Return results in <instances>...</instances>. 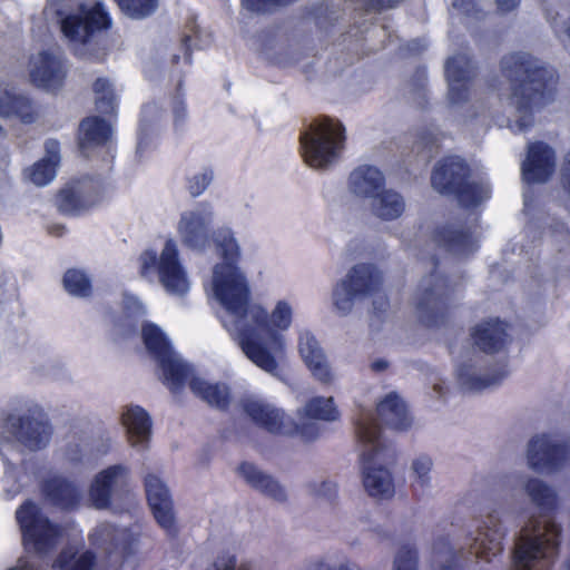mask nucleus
Listing matches in <instances>:
<instances>
[{"mask_svg": "<svg viewBox=\"0 0 570 570\" xmlns=\"http://www.w3.org/2000/svg\"><path fill=\"white\" fill-rule=\"evenodd\" d=\"M381 282V275L373 266L356 265L347 278L335 288L336 307L344 313L348 312L354 299L376 293Z\"/></svg>", "mask_w": 570, "mask_h": 570, "instance_id": "nucleus-14", "label": "nucleus"}, {"mask_svg": "<svg viewBox=\"0 0 570 570\" xmlns=\"http://www.w3.org/2000/svg\"><path fill=\"white\" fill-rule=\"evenodd\" d=\"M549 230L557 247L556 261L560 266L570 268V232L560 223Z\"/></svg>", "mask_w": 570, "mask_h": 570, "instance_id": "nucleus-44", "label": "nucleus"}, {"mask_svg": "<svg viewBox=\"0 0 570 570\" xmlns=\"http://www.w3.org/2000/svg\"><path fill=\"white\" fill-rule=\"evenodd\" d=\"M238 472L252 488L259 490L276 501L283 502L286 500L284 488L271 475L258 471L253 463H240Z\"/></svg>", "mask_w": 570, "mask_h": 570, "instance_id": "nucleus-31", "label": "nucleus"}, {"mask_svg": "<svg viewBox=\"0 0 570 570\" xmlns=\"http://www.w3.org/2000/svg\"><path fill=\"white\" fill-rule=\"evenodd\" d=\"M561 528L552 519L532 518L522 528L513 549L517 570H551L559 554Z\"/></svg>", "mask_w": 570, "mask_h": 570, "instance_id": "nucleus-5", "label": "nucleus"}, {"mask_svg": "<svg viewBox=\"0 0 570 570\" xmlns=\"http://www.w3.org/2000/svg\"><path fill=\"white\" fill-rule=\"evenodd\" d=\"M425 48L426 42L424 40H413L412 42L409 43V50L414 53L420 52Z\"/></svg>", "mask_w": 570, "mask_h": 570, "instance_id": "nucleus-63", "label": "nucleus"}, {"mask_svg": "<svg viewBox=\"0 0 570 570\" xmlns=\"http://www.w3.org/2000/svg\"><path fill=\"white\" fill-rule=\"evenodd\" d=\"M401 0H358V8L366 12H377L396 6Z\"/></svg>", "mask_w": 570, "mask_h": 570, "instance_id": "nucleus-53", "label": "nucleus"}, {"mask_svg": "<svg viewBox=\"0 0 570 570\" xmlns=\"http://www.w3.org/2000/svg\"><path fill=\"white\" fill-rule=\"evenodd\" d=\"M325 567V570H360L358 566L353 562H342V563H331L326 562L323 563V568Z\"/></svg>", "mask_w": 570, "mask_h": 570, "instance_id": "nucleus-61", "label": "nucleus"}, {"mask_svg": "<svg viewBox=\"0 0 570 570\" xmlns=\"http://www.w3.org/2000/svg\"><path fill=\"white\" fill-rule=\"evenodd\" d=\"M417 560L415 547L402 546L395 554L392 570H417Z\"/></svg>", "mask_w": 570, "mask_h": 570, "instance_id": "nucleus-48", "label": "nucleus"}, {"mask_svg": "<svg viewBox=\"0 0 570 570\" xmlns=\"http://www.w3.org/2000/svg\"><path fill=\"white\" fill-rule=\"evenodd\" d=\"M8 424L11 434L19 443L31 451L46 448L52 435V426L42 416L31 414L9 416Z\"/></svg>", "mask_w": 570, "mask_h": 570, "instance_id": "nucleus-18", "label": "nucleus"}, {"mask_svg": "<svg viewBox=\"0 0 570 570\" xmlns=\"http://www.w3.org/2000/svg\"><path fill=\"white\" fill-rule=\"evenodd\" d=\"M158 364L163 371L164 381L173 393L181 391L194 376L191 367L175 358L173 353L158 361Z\"/></svg>", "mask_w": 570, "mask_h": 570, "instance_id": "nucleus-36", "label": "nucleus"}, {"mask_svg": "<svg viewBox=\"0 0 570 570\" xmlns=\"http://www.w3.org/2000/svg\"><path fill=\"white\" fill-rule=\"evenodd\" d=\"M191 392L208 405L219 410H227L230 403L229 389L225 384L208 383L207 381L193 376L189 381Z\"/></svg>", "mask_w": 570, "mask_h": 570, "instance_id": "nucleus-33", "label": "nucleus"}, {"mask_svg": "<svg viewBox=\"0 0 570 570\" xmlns=\"http://www.w3.org/2000/svg\"><path fill=\"white\" fill-rule=\"evenodd\" d=\"M434 242L444 250L458 257H465L478 248L475 229L459 224H450L436 229Z\"/></svg>", "mask_w": 570, "mask_h": 570, "instance_id": "nucleus-23", "label": "nucleus"}, {"mask_svg": "<svg viewBox=\"0 0 570 570\" xmlns=\"http://www.w3.org/2000/svg\"><path fill=\"white\" fill-rule=\"evenodd\" d=\"M472 338L481 351L499 352L508 342L507 325L499 320L484 321L474 327Z\"/></svg>", "mask_w": 570, "mask_h": 570, "instance_id": "nucleus-30", "label": "nucleus"}, {"mask_svg": "<svg viewBox=\"0 0 570 570\" xmlns=\"http://www.w3.org/2000/svg\"><path fill=\"white\" fill-rule=\"evenodd\" d=\"M66 292L76 297L87 298L92 294V283L89 275L79 268H69L62 278Z\"/></svg>", "mask_w": 570, "mask_h": 570, "instance_id": "nucleus-40", "label": "nucleus"}, {"mask_svg": "<svg viewBox=\"0 0 570 570\" xmlns=\"http://www.w3.org/2000/svg\"><path fill=\"white\" fill-rule=\"evenodd\" d=\"M547 20L550 23L556 37H558L560 40L567 37L570 40V22L563 20L560 12L548 9Z\"/></svg>", "mask_w": 570, "mask_h": 570, "instance_id": "nucleus-50", "label": "nucleus"}, {"mask_svg": "<svg viewBox=\"0 0 570 570\" xmlns=\"http://www.w3.org/2000/svg\"><path fill=\"white\" fill-rule=\"evenodd\" d=\"M376 412L380 420L390 429L405 431L412 425L407 406L396 393H389L377 404Z\"/></svg>", "mask_w": 570, "mask_h": 570, "instance_id": "nucleus-29", "label": "nucleus"}, {"mask_svg": "<svg viewBox=\"0 0 570 570\" xmlns=\"http://www.w3.org/2000/svg\"><path fill=\"white\" fill-rule=\"evenodd\" d=\"M355 434L365 492L376 500L393 498L395 487L392 473L381 464L393 461V451L382 440L381 431L370 411H362L355 424Z\"/></svg>", "mask_w": 570, "mask_h": 570, "instance_id": "nucleus-4", "label": "nucleus"}, {"mask_svg": "<svg viewBox=\"0 0 570 570\" xmlns=\"http://www.w3.org/2000/svg\"><path fill=\"white\" fill-rule=\"evenodd\" d=\"M157 273L159 282L171 294H185L188 279L179 259L176 242L168 238L160 255L154 249H146L139 256V275L149 279Z\"/></svg>", "mask_w": 570, "mask_h": 570, "instance_id": "nucleus-8", "label": "nucleus"}, {"mask_svg": "<svg viewBox=\"0 0 570 570\" xmlns=\"http://www.w3.org/2000/svg\"><path fill=\"white\" fill-rule=\"evenodd\" d=\"M562 183L566 190L570 194V150L564 156L562 166Z\"/></svg>", "mask_w": 570, "mask_h": 570, "instance_id": "nucleus-58", "label": "nucleus"}, {"mask_svg": "<svg viewBox=\"0 0 570 570\" xmlns=\"http://www.w3.org/2000/svg\"><path fill=\"white\" fill-rule=\"evenodd\" d=\"M126 473L125 466L115 464L95 476L89 488V497L95 508L101 510L110 507L112 489L121 479H125Z\"/></svg>", "mask_w": 570, "mask_h": 570, "instance_id": "nucleus-26", "label": "nucleus"}, {"mask_svg": "<svg viewBox=\"0 0 570 570\" xmlns=\"http://www.w3.org/2000/svg\"><path fill=\"white\" fill-rule=\"evenodd\" d=\"M210 224L212 217L209 213L187 212L181 214L178 223V233L180 235L181 243L190 249L204 250L209 246L210 240H213L223 258L222 264H226L227 259L223 255V248L218 240L219 235L220 233L227 232L232 235V238L235 242L236 239L229 228H219L212 233Z\"/></svg>", "mask_w": 570, "mask_h": 570, "instance_id": "nucleus-13", "label": "nucleus"}, {"mask_svg": "<svg viewBox=\"0 0 570 570\" xmlns=\"http://www.w3.org/2000/svg\"><path fill=\"white\" fill-rule=\"evenodd\" d=\"M112 127L100 116L83 118L77 131V145L80 153L87 156L88 151L105 147L111 139Z\"/></svg>", "mask_w": 570, "mask_h": 570, "instance_id": "nucleus-24", "label": "nucleus"}, {"mask_svg": "<svg viewBox=\"0 0 570 570\" xmlns=\"http://www.w3.org/2000/svg\"><path fill=\"white\" fill-rule=\"evenodd\" d=\"M450 285L438 274H431L421 281L415 296L419 318L428 326L436 325L443 317L450 297Z\"/></svg>", "mask_w": 570, "mask_h": 570, "instance_id": "nucleus-12", "label": "nucleus"}, {"mask_svg": "<svg viewBox=\"0 0 570 570\" xmlns=\"http://www.w3.org/2000/svg\"><path fill=\"white\" fill-rule=\"evenodd\" d=\"M141 336L147 351L157 362L173 353L169 341L156 324L145 323L142 325Z\"/></svg>", "mask_w": 570, "mask_h": 570, "instance_id": "nucleus-38", "label": "nucleus"}, {"mask_svg": "<svg viewBox=\"0 0 570 570\" xmlns=\"http://www.w3.org/2000/svg\"><path fill=\"white\" fill-rule=\"evenodd\" d=\"M214 178L212 169H206L202 174H196L187 179V190L191 197H198L209 186Z\"/></svg>", "mask_w": 570, "mask_h": 570, "instance_id": "nucleus-49", "label": "nucleus"}, {"mask_svg": "<svg viewBox=\"0 0 570 570\" xmlns=\"http://www.w3.org/2000/svg\"><path fill=\"white\" fill-rule=\"evenodd\" d=\"M219 245L226 264H216L213 272V289L220 305L235 317L233 326L224 324L234 335L246 357L267 373L278 370L275 357L285 348L282 331L292 324L293 311L285 301H278L271 314L250 302V288L237 263L239 246L229 233H220Z\"/></svg>", "mask_w": 570, "mask_h": 570, "instance_id": "nucleus-1", "label": "nucleus"}, {"mask_svg": "<svg viewBox=\"0 0 570 570\" xmlns=\"http://www.w3.org/2000/svg\"><path fill=\"white\" fill-rule=\"evenodd\" d=\"M16 520L26 551L42 554L52 550L61 537V527L53 523L32 500L16 510Z\"/></svg>", "mask_w": 570, "mask_h": 570, "instance_id": "nucleus-9", "label": "nucleus"}, {"mask_svg": "<svg viewBox=\"0 0 570 570\" xmlns=\"http://www.w3.org/2000/svg\"><path fill=\"white\" fill-rule=\"evenodd\" d=\"M501 70L511 81L509 105L514 109L510 128L527 132L534 124V112L549 104L554 94V70L527 52H513L501 60Z\"/></svg>", "mask_w": 570, "mask_h": 570, "instance_id": "nucleus-2", "label": "nucleus"}, {"mask_svg": "<svg viewBox=\"0 0 570 570\" xmlns=\"http://www.w3.org/2000/svg\"><path fill=\"white\" fill-rule=\"evenodd\" d=\"M405 209L403 197L392 190H380L371 202V212L382 220H393L399 218Z\"/></svg>", "mask_w": 570, "mask_h": 570, "instance_id": "nucleus-35", "label": "nucleus"}, {"mask_svg": "<svg viewBox=\"0 0 570 570\" xmlns=\"http://www.w3.org/2000/svg\"><path fill=\"white\" fill-rule=\"evenodd\" d=\"M432 469L433 461L429 455L420 454L412 460L410 465V476L415 490L424 492L432 488Z\"/></svg>", "mask_w": 570, "mask_h": 570, "instance_id": "nucleus-42", "label": "nucleus"}, {"mask_svg": "<svg viewBox=\"0 0 570 570\" xmlns=\"http://www.w3.org/2000/svg\"><path fill=\"white\" fill-rule=\"evenodd\" d=\"M246 415L259 428L272 434L301 435L304 440L311 441L317 438L321 420V396L312 397L297 416L299 423L285 414L283 410L276 409L267 403L247 400L242 404Z\"/></svg>", "mask_w": 570, "mask_h": 570, "instance_id": "nucleus-6", "label": "nucleus"}, {"mask_svg": "<svg viewBox=\"0 0 570 570\" xmlns=\"http://www.w3.org/2000/svg\"><path fill=\"white\" fill-rule=\"evenodd\" d=\"M45 148L47 151V157L43 159H50L56 165H58L60 160V144L56 139H48L45 144Z\"/></svg>", "mask_w": 570, "mask_h": 570, "instance_id": "nucleus-56", "label": "nucleus"}, {"mask_svg": "<svg viewBox=\"0 0 570 570\" xmlns=\"http://www.w3.org/2000/svg\"><path fill=\"white\" fill-rule=\"evenodd\" d=\"M345 148V129L332 118L323 116V169L335 165Z\"/></svg>", "mask_w": 570, "mask_h": 570, "instance_id": "nucleus-28", "label": "nucleus"}, {"mask_svg": "<svg viewBox=\"0 0 570 570\" xmlns=\"http://www.w3.org/2000/svg\"><path fill=\"white\" fill-rule=\"evenodd\" d=\"M60 31L70 42L87 45L97 33L111 27V17L101 2L79 3L72 11H57Z\"/></svg>", "mask_w": 570, "mask_h": 570, "instance_id": "nucleus-10", "label": "nucleus"}, {"mask_svg": "<svg viewBox=\"0 0 570 570\" xmlns=\"http://www.w3.org/2000/svg\"><path fill=\"white\" fill-rule=\"evenodd\" d=\"M131 446L147 449L151 436V419L148 412L139 406H129L121 415Z\"/></svg>", "mask_w": 570, "mask_h": 570, "instance_id": "nucleus-27", "label": "nucleus"}, {"mask_svg": "<svg viewBox=\"0 0 570 570\" xmlns=\"http://www.w3.org/2000/svg\"><path fill=\"white\" fill-rule=\"evenodd\" d=\"M523 490L530 501L539 509L548 511L554 508L557 493L552 487L538 478H528Z\"/></svg>", "mask_w": 570, "mask_h": 570, "instance_id": "nucleus-37", "label": "nucleus"}, {"mask_svg": "<svg viewBox=\"0 0 570 570\" xmlns=\"http://www.w3.org/2000/svg\"><path fill=\"white\" fill-rule=\"evenodd\" d=\"M56 168L50 159H40L28 169V177L33 184L45 186L55 178Z\"/></svg>", "mask_w": 570, "mask_h": 570, "instance_id": "nucleus-45", "label": "nucleus"}, {"mask_svg": "<svg viewBox=\"0 0 570 570\" xmlns=\"http://www.w3.org/2000/svg\"><path fill=\"white\" fill-rule=\"evenodd\" d=\"M500 12H510L519 7L520 0H495Z\"/></svg>", "mask_w": 570, "mask_h": 570, "instance_id": "nucleus-60", "label": "nucleus"}, {"mask_svg": "<svg viewBox=\"0 0 570 570\" xmlns=\"http://www.w3.org/2000/svg\"><path fill=\"white\" fill-rule=\"evenodd\" d=\"M191 38L188 35H185L181 39V49L184 51L185 62L191 63V47H190Z\"/></svg>", "mask_w": 570, "mask_h": 570, "instance_id": "nucleus-62", "label": "nucleus"}, {"mask_svg": "<svg viewBox=\"0 0 570 570\" xmlns=\"http://www.w3.org/2000/svg\"><path fill=\"white\" fill-rule=\"evenodd\" d=\"M384 184V175L377 167L360 165L350 173L347 189L355 197L372 199Z\"/></svg>", "mask_w": 570, "mask_h": 570, "instance_id": "nucleus-25", "label": "nucleus"}, {"mask_svg": "<svg viewBox=\"0 0 570 570\" xmlns=\"http://www.w3.org/2000/svg\"><path fill=\"white\" fill-rule=\"evenodd\" d=\"M144 485L147 502L156 522L167 532V534L176 537L178 529L176 525L171 495L167 485L158 475L153 473L145 476Z\"/></svg>", "mask_w": 570, "mask_h": 570, "instance_id": "nucleus-16", "label": "nucleus"}, {"mask_svg": "<svg viewBox=\"0 0 570 570\" xmlns=\"http://www.w3.org/2000/svg\"><path fill=\"white\" fill-rule=\"evenodd\" d=\"M468 167L458 156L446 157L435 166L431 183L441 194H456L464 207L476 206L490 198L491 188L485 181H465Z\"/></svg>", "mask_w": 570, "mask_h": 570, "instance_id": "nucleus-7", "label": "nucleus"}, {"mask_svg": "<svg viewBox=\"0 0 570 570\" xmlns=\"http://www.w3.org/2000/svg\"><path fill=\"white\" fill-rule=\"evenodd\" d=\"M299 150L304 163L321 168V118H315L299 135Z\"/></svg>", "mask_w": 570, "mask_h": 570, "instance_id": "nucleus-34", "label": "nucleus"}, {"mask_svg": "<svg viewBox=\"0 0 570 570\" xmlns=\"http://www.w3.org/2000/svg\"><path fill=\"white\" fill-rule=\"evenodd\" d=\"M207 570H250V568L246 564H240L236 568V557L228 552H223L217 556Z\"/></svg>", "mask_w": 570, "mask_h": 570, "instance_id": "nucleus-52", "label": "nucleus"}, {"mask_svg": "<svg viewBox=\"0 0 570 570\" xmlns=\"http://www.w3.org/2000/svg\"><path fill=\"white\" fill-rule=\"evenodd\" d=\"M97 110L105 115H112L117 109V97L111 81L106 77L97 78L92 83Z\"/></svg>", "mask_w": 570, "mask_h": 570, "instance_id": "nucleus-41", "label": "nucleus"}, {"mask_svg": "<svg viewBox=\"0 0 570 570\" xmlns=\"http://www.w3.org/2000/svg\"><path fill=\"white\" fill-rule=\"evenodd\" d=\"M539 210V202L534 196V193L531 188H527L523 191V214L532 218L534 214Z\"/></svg>", "mask_w": 570, "mask_h": 570, "instance_id": "nucleus-54", "label": "nucleus"}, {"mask_svg": "<svg viewBox=\"0 0 570 570\" xmlns=\"http://www.w3.org/2000/svg\"><path fill=\"white\" fill-rule=\"evenodd\" d=\"M96 564V554L91 550H86L79 557L75 553L61 551L55 561V566L60 570H92Z\"/></svg>", "mask_w": 570, "mask_h": 570, "instance_id": "nucleus-43", "label": "nucleus"}, {"mask_svg": "<svg viewBox=\"0 0 570 570\" xmlns=\"http://www.w3.org/2000/svg\"><path fill=\"white\" fill-rule=\"evenodd\" d=\"M43 498L62 511H73L79 508L81 492L78 485L61 475L45 479L40 485Z\"/></svg>", "mask_w": 570, "mask_h": 570, "instance_id": "nucleus-22", "label": "nucleus"}, {"mask_svg": "<svg viewBox=\"0 0 570 570\" xmlns=\"http://www.w3.org/2000/svg\"><path fill=\"white\" fill-rule=\"evenodd\" d=\"M118 6L132 18H145L157 8V0H116Z\"/></svg>", "mask_w": 570, "mask_h": 570, "instance_id": "nucleus-46", "label": "nucleus"}, {"mask_svg": "<svg viewBox=\"0 0 570 570\" xmlns=\"http://www.w3.org/2000/svg\"><path fill=\"white\" fill-rule=\"evenodd\" d=\"M101 200V188L92 179L76 180L56 195L58 212L68 217H78L92 209Z\"/></svg>", "mask_w": 570, "mask_h": 570, "instance_id": "nucleus-15", "label": "nucleus"}, {"mask_svg": "<svg viewBox=\"0 0 570 570\" xmlns=\"http://www.w3.org/2000/svg\"><path fill=\"white\" fill-rule=\"evenodd\" d=\"M173 114H174L175 126L177 127V126L183 125V122L185 121L186 116H187L186 105H185L184 100L179 99L175 102L174 108H173Z\"/></svg>", "mask_w": 570, "mask_h": 570, "instance_id": "nucleus-57", "label": "nucleus"}, {"mask_svg": "<svg viewBox=\"0 0 570 570\" xmlns=\"http://www.w3.org/2000/svg\"><path fill=\"white\" fill-rule=\"evenodd\" d=\"M0 116L16 117L31 124L37 118V111L30 98L0 89Z\"/></svg>", "mask_w": 570, "mask_h": 570, "instance_id": "nucleus-32", "label": "nucleus"}, {"mask_svg": "<svg viewBox=\"0 0 570 570\" xmlns=\"http://www.w3.org/2000/svg\"><path fill=\"white\" fill-rule=\"evenodd\" d=\"M372 370L375 372H383L389 367L387 361L380 358L372 363Z\"/></svg>", "mask_w": 570, "mask_h": 570, "instance_id": "nucleus-64", "label": "nucleus"}, {"mask_svg": "<svg viewBox=\"0 0 570 570\" xmlns=\"http://www.w3.org/2000/svg\"><path fill=\"white\" fill-rule=\"evenodd\" d=\"M527 464L539 474L560 471L570 459V439L554 434H538L527 445Z\"/></svg>", "mask_w": 570, "mask_h": 570, "instance_id": "nucleus-11", "label": "nucleus"}, {"mask_svg": "<svg viewBox=\"0 0 570 570\" xmlns=\"http://www.w3.org/2000/svg\"><path fill=\"white\" fill-rule=\"evenodd\" d=\"M453 14H462L471 18H480L482 10L475 0H452Z\"/></svg>", "mask_w": 570, "mask_h": 570, "instance_id": "nucleus-51", "label": "nucleus"}, {"mask_svg": "<svg viewBox=\"0 0 570 570\" xmlns=\"http://www.w3.org/2000/svg\"><path fill=\"white\" fill-rule=\"evenodd\" d=\"M341 417V412L334 403L333 397L323 400V422H336Z\"/></svg>", "mask_w": 570, "mask_h": 570, "instance_id": "nucleus-55", "label": "nucleus"}, {"mask_svg": "<svg viewBox=\"0 0 570 570\" xmlns=\"http://www.w3.org/2000/svg\"><path fill=\"white\" fill-rule=\"evenodd\" d=\"M448 81V102L456 107L470 97L471 82L474 78V67L466 53L450 57L444 67Z\"/></svg>", "mask_w": 570, "mask_h": 570, "instance_id": "nucleus-17", "label": "nucleus"}, {"mask_svg": "<svg viewBox=\"0 0 570 570\" xmlns=\"http://www.w3.org/2000/svg\"><path fill=\"white\" fill-rule=\"evenodd\" d=\"M67 78L65 60L49 50L41 51L30 69L31 82L47 91L60 90Z\"/></svg>", "mask_w": 570, "mask_h": 570, "instance_id": "nucleus-21", "label": "nucleus"}, {"mask_svg": "<svg viewBox=\"0 0 570 570\" xmlns=\"http://www.w3.org/2000/svg\"><path fill=\"white\" fill-rule=\"evenodd\" d=\"M556 170V153L543 141L528 145L527 157L522 161V179L527 184L546 183Z\"/></svg>", "mask_w": 570, "mask_h": 570, "instance_id": "nucleus-20", "label": "nucleus"}, {"mask_svg": "<svg viewBox=\"0 0 570 570\" xmlns=\"http://www.w3.org/2000/svg\"><path fill=\"white\" fill-rule=\"evenodd\" d=\"M298 351L306 366L313 375H321V346L318 340L311 332H302L298 336Z\"/></svg>", "mask_w": 570, "mask_h": 570, "instance_id": "nucleus-39", "label": "nucleus"}, {"mask_svg": "<svg viewBox=\"0 0 570 570\" xmlns=\"http://www.w3.org/2000/svg\"><path fill=\"white\" fill-rule=\"evenodd\" d=\"M474 520L476 527L466 533V548H454L448 537L433 542V562L439 570H481V563H490L501 554L507 537L501 512L489 508Z\"/></svg>", "mask_w": 570, "mask_h": 570, "instance_id": "nucleus-3", "label": "nucleus"}, {"mask_svg": "<svg viewBox=\"0 0 570 570\" xmlns=\"http://www.w3.org/2000/svg\"><path fill=\"white\" fill-rule=\"evenodd\" d=\"M82 57L91 62L96 63H104L107 58V52L105 50H97L95 52L92 51H85L82 53Z\"/></svg>", "mask_w": 570, "mask_h": 570, "instance_id": "nucleus-59", "label": "nucleus"}, {"mask_svg": "<svg viewBox=\"0 0 570 570\" xmlns=\"http://www.w3.org/2000/svg\"><path fill=\"white\" fill-rule=\"evenodd\" d=\"M509 374L507 364L484 366L476 360H469L456 370L460 385L466 391H482L500 384Z\"/></svg>", "mask_w": 570, "mask_h": 570, "instance_id": "nucleus-19", "label": "nucleus"}, {"mask_svg": "<svg viewBox=\"0 0 570 570\" xmlns=\"http://www.w3.org/2000/svg\"><path fill=\"white\" fill-rule=\"evenodd\" d=\"M104 531L108 537L111 538V546L108 549V553L111 556L116 552H119L122 560H126L134 553L132 541L129 537L120 535L118 530L115 528L106 527Z\"/></svg>", "mask_w": 570, "mask_h": 570, "instance_id": "nucleus-47", "label": "nucleus"}]
</instances>
